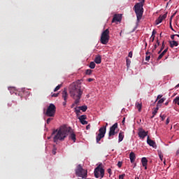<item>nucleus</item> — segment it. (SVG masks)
I'll use <instances>...</instances> for the list:
<instances>
[{"label": "nucleus", "mask_w": 179, "mask_h": 179, "mask_svg": "<svg viewBox=\"0 0 179 179\" xmlns=\"http://www.w3.org/2000/svg\"><path fill=\"white\" fill-rule=\"evenodd\" d=\"M72 132V128L67 127L66 125L61 126L59 129L54 130L52 135H56L53 138L55 143H57L58 141H64L65 138L68 136V134Z\"/></svg>", "instance_id": "f257e3e1"}, {"label": "nucleus", "mask_w": 179, "mask_h": 179, "mask_svg": "<svg viewBox=\"0 0 179 179\" xmlns=\"http://www.w3.org/2000/svg\"><path fill=\"white\" fill-rule=\"evenodd\" d=\"M69 90L71 97L75 100V104H79L80 99H82V94H83V91L80 89V86L73 83L70 85Z\"/></svg>", "instance_id": "f03ea898"}, {"label": "nucleus", "mask_w": 179, "mask_h": 179, "mask_svg": "<svg viewBox=\"0 0 179 179\" xmlns=\"http://www.w3.org/2000/svg\"><path fill=\"white\" fill-rule=\"evenodd\" d=\"M145 3V0H141V2L137 3L134 6V12L136 15L137 20L139 22L141 19H142V16H143V5Z\"/></svg>", "instance_id": "7ed1b4c3"}, {"label": "nucleus", "mask_w": 179, "mask_h": 179, "mask_svg": "<svg viewBox=\"0 0 179 179\" xmlns=\"http://www.w3.org/2000/svg\"><path fill=\"white\" fill-rule=\"evenodd\" d=\"M110 41V31L108 29H106L103 31L101 35L100 42L101 44L104 45L108 44V41Z\"/></svg>", "instance_id": "20e7f679"}, {"label": "nucleus", "mask_w": 179, "mask_h": 179, "mask_svg": "<svg viewBox=\"0 0 179 179\" xmlns=\"http://www.w3.org/2000/svg\"><path fill=\"white\" fill-rule=\"evenodd\" d=\"M76 175L77 177H80L81 178H87V170L83 169L82 165L79 164L77 166L76 169Z\"/></svg>", "instance_id": "39448f33"}, {"label": "nucleus", "mask_w": 179, "mask_h": 179, "mask_svg": "<svg viewBox=\"0 0 179 179\" xmlns=\"http://www.w3.org/2000/svg\"><path fill=\"white\" fill-rule=\"evenodd\" d=\"M57 111V107L53 103H50L48 107L45 115L47 117H55V113Z\"/></svg>", "instance_id": "423d86ee"}, {"label": "nucleus", "mask_w": 179, "mask_h": 179, "mask_svg": "<svg viewBox=\"0 0 179 179\" xmlns=\"http://www.w3.org/2000/svg\"><path fill=\"white\" fill-rule=\"evenodd\" d=\"M106 132H107L106 127H102L99 129V134L96 137V143H100V141L106 136Z\"/></svg>", "instance_id": "0eeeda50"}, {"label": "nucleus", "mask_w": 179, "mask_h": 179, "mask_svg": "<svg viewBox=\"0 0 179 179\" xmlns=\"http://www.w3.org/2000/svg\"><path fill=\"white\" fill-rule=\"evenodd\" d=\"M103 164H100L95 169H94V176L96 178H99L101 176V178H103L104 177V169L101 167ZM100 173V175L99 174Z\"/></svg>", "instance_id": "6e6552de"}, {"label": "nucleus", "mask_w": 179, "mask_h": 179, "mask_svg": "<svg viewBox=\"0 0 179 179\" xmlns=\"http://www.w3.org/2000/svg\"><path fill=\"white\" fill-rule=\"evenodd\" d=\"M118 128V123H115L112 127H110L109 133H108V139H111L114 135L117 134V131H115V129Z\"/></svg>", "instance_id": "1a4fd4ad"}, {"label": "nucleus", "mask_w": 179, "mask_h": 179, "mask_svg": "<svg viewBox=\"0 0 179 179\" xmlns=\"http://www.w3.org/2000/svg\"><path fill=\"white\" fill-rule=\"evenodd\" d=\"M148 134H149L148 131H145L143 129H139L138 135L141 139H145L148 136Z\"/></svg>", "instance_id": "9d476101"}, {"label": "nucleus", "mask_w": 179, "mask_h": 179, "mask_svg": "<svg viewBox=\"0 0 179 179\" xmlns=\"http://www.w3.org/2000/svg\"><path fill=\"white\" fill-rule=\"evenodd\" d=\"M147 143L149 145V146H152V148H154V149L157 148V145H156V142H155L153 140L150 139L149 136L147 138Z\"/></svg>", "instance_id": "9b49d317"}, {"label": "nucleus", "mask_w": 179, "mask_h": 179, "mask_svg": "<svg viewBox=\"0 0 179 179\" xmlns=\"http://www.w3.org/2000/svg\"><path fill=\"white\" fill-rule=\"evenodd\" d=\"M166 17H167V13H166L165 14H164L163 15H160L155 21L156 24H160V23H162V22H163V20H164V19H166Z\"/></svg>", "instance_id": "f8f14e48"}, {"label": "nucleus", "mask_w": 179, "mask_h": 179, "mask_svg": "<svg viewBox=\"0 0 179 179\" xmlns=\"http://www.w3.org/2000/svg\"><path fill=\"white\" fill-rule=\"evenodd\" d=\"M121 15L115 14L112 20V23H115V22H120L121 20Z\"/></svg>", "instance_id": "ddd939ff"}, {"label": "nucleus", "mask_w": 179, "mask_h": 179, "mask_svg": "<svg viewBox=\"0 0 179 179\" xmlns=\"http://www.w3.org/2000/svg\"><path fill=\"white\" fill-rule=\"evenodd\" d=\"M142 166L145 167V170H148V159L146 157H143L141 159Z\"/></svg>", "instance_id": "4468645a"}, {"label": "nucleus", "mask_w": 179, "mask_h": 179, "mask_svg": "<svg viewBox=\"0 0 179 179\" xmlns=\"http://www.w3.org/2000/svg\"><path fill=\"white\" fill-rule=\"evenodd\" d=\"M170 48H174V47H178V42L176 41H169Z\"/></svg>", "instance_id": "2eb2a0df"}, {"label": "nucleus", "mask_w": 179, "mask_h": 179, "mask_svg": "<svg viewBox=\"0 0 179 179\" xmlns=\"http://www.w3.org/2000/svg\"><path fill=\"white\" fill-rule=\"evenodd\" d=\"M62 94V99H64V101L68 100V92H66V88H64Z\"/></svg>", "instance_id": "dca6fc26"}, {"label": "nucleus", "mask_w": 179, "mask_h": 179, "mask_svg": "<svg viewBox=\"0 0 179 179\" xmlns=\"http://www.w3.org/2000/svg\"><path fill=\"white\" fill-rule=\"evenodd\" d=\"M129 159H130L131 163H134V162H135V159H136V157L135 153L134 152H130Z\"/></svg>", "instance_id": "f3484780"}, {"label": "nucleus", "mask_w": 179, "mask_h": 179, "mask_svg": "<svg viewBox=\"0 0 179 179\" xmlns=\"http://www.w3.org/2000/svg\"><path fill=\"white\" fill-rule=\"evenodd\" d=\"M95 64H101V56L98 55L94 59Z\"/></svg>", "instance_id": "a211bd4d"}, {"label": "nucleus", "mask_w": 179, "mask_h": 179, "mask_svg": "<svg viewBox=\"0 0 179 179\" xmlns=\"http://www.w3.org/2000/svg\"><path fill=\"white\" fill-rule=\"evenodd\" d=\"M69 138L71 139V141H73V142H76V134H75V133H71L69 136Z\"/></svg>", "instance_id": "6ab92c4d"}, {"label": "nucleus", "mask_w": 179, "mask_h": 179, "mask_svg": "<svg viewBox=\"0 0 179 179\" xmlns=\"http://www.w3.org/2000/svg\"><path fill=\"white\" fill-rule=\"evenodd\" d=\"M124 140V131H120L119 133V142H122Z\"/></svg>", "instance_id": "aec40b11"}, {"label": "nucleus", "mask_w": 179, "mask_h": 179, "mask_svg": "<svg viewBox=\"0 0 179 179\" xmlns=\"http://www.w3.org/2000/svg\"><path fill=\"white\" fill-rule=\"evenodd\" d=\"M136 107L138 108V111L141 112L142 110V103L136 102Z\"/></svg>", "instance_id": "412c9836"}, {"label": "nucleus", "mask_w": 179, "mask_h": 179, "mask_svg": "<svg viewBox=\"0 0 179 179\" xmlns=\"http://www.w3.org/2000/svg\"><path fill=\"white\" fill-rule=\"evenodd\" d=\"M79 108H80V110H81V111L85 113L87 110V106H79Z\"/></svg>", "instance_id": "4be33fe9"}, {"label": "nucleus", "mask_w": 179, "mask_h": 179, "mask_svg": "<svg viewBox=\"0 0 179 179\" xmlns=\"http://www.w3.org/2000/svg\"><path fill=\"white\" fill-rule=\"evenodd\" d=\"M89 67H90L91 69H94V68H96V63H94V62H91L90 63Z\"/></svg>", "instance_id": "5701e85b"}, {"label": "nucleus", "mask_w": 179, "mask_h": 179, "mask_svg": "<svg viewBox=\"0 0 179 179\" xmlns=\"http://www.w3.org/2000/svg\"><path fill=\"white\" fill-rule=\"evenodd\" d=\"M158 155L161 162H163V153L162 152V150H158Z\"/></svg>", "instance_id": "b1692460"}, {"label": "nucleus", "mask_w": 179, "mask_h": 179, "mask_svg": "<svg viewBox=\"0 0 179 179\" xmlns=\"http://www.w3.org/2000/svg\"><path fill=\"white\" fill-rule=\"evenodd\" d=\"M165 101L166 98H162L157 101V104H158L159 106H162V104H163V103H164Z\"/></svg>", "instance_id": "393cba45"}, {"label": "nucleus", "mask_w": 179, "mask_h": 179, "mask_svg": "<svg viewBox=\"0 0 179 179\" xmlns=\"http://www.w3.org/2000/svg\"><path fill=\"white\" fill-rule=\"evenodd\" d=\"M86 118H87V117L85 115H83L78 117V120L80 122V121H83V120H86Z\"/></svg>", "instance_id": "a878e982"}, {"label": "nucleus", "mask_w": 179, "mask_h": 179, "mask_svg": "<svg viewBox=\"0 0 179 179\" xmlns=\"http://www.w3.org/2000/svg\"><path fill=\"white\" fill-rule=\"evenodd\" d=\"M145 61H149L150 59V52H146Z\"/></svg>", "instance_id": "bb28decb"}, {"label": "nucleus", "mask_w": 179, "mask_h": 179, "mask_svg": "<svg viewBox=\"0 0 179 179\" xmlns=\"http://www.w3.org/2000/svg\"><path fill=\"white\" fill-rule=\"evenodd\" d=\"M173 103H175V104H178V106H179V96H176L174 99Z\"/></svg>", "instance_id": "cd10ccee"}, {"label": "nucleus", "mask_w": 179, "mask_h": 179, "mask_svg": "<svg viewBox=\"0 0 179 179\" xmlns=\"http://www.w3.org/2000/svg\"><path fill=\"white\" fill-rule=\"evenodd\" d=\"M61 87H62V84H60V85H57L55 88L54 92H58V90H59L61 89Z\"/></svg>", "instance_id": "c85d7f7f"}, {"label": "nucleus", "mask_w": 179, "mask_h": 179, "mask_svg": "<svg viewBox=\"0 0 179 179\" xmlns=\"http://www.w3.org/2000/svg\"><path fill=\"white\" fill-rule=\"evenodd\" d=\"M75 113L78 115V114L80 113V108H75Z\"/></svg>", "instance_id": "c756f323"}, {"label": "nucleus", "mask_w": 179, "mask_h": 179, "mask_svg": "<svg viewBox=\"0 0 179 179\" xmlns=\"http://www.w3.org/2000/svg\"><path fill=\"white\" fill-rule=\"evenodd\" d=\"M92 72H93V70H92V69H87L86 71H85V73L87 75H90L91 73H92Z\"/></svg>", "instance_id": "7c9ffc66"}, {"label": "nucleus", "mask_w": 179, "mask_h": 179, "mask_svg": "<svg viewBox=\"0 0 179 179\" xmlns=\"http://www.w3.org/2000/svg\"><path fill=\"white\" fill-rule=\"evenodd\" d=\"M126 62H127V68H129V66L131 65V60L129 59H127Z\"/></svg>", "instance_id": "2f4dec72"}, {"label": "nucleus", "mask_w": 179, "mask_h": 179, "mask_svg": "<svg viewBox=\"0 0 179 179\" xmlns=\"http://www.w3.org/2000/svg\"><path fill=\"white\" fill-rule=\"evenodd\" d=\"M52 153V155H57V148L55 147V145L53 146V150Z\"/></svg>", "instance_id": "473e14b6"}, {"label": "nucleus", "mask_w": 179, "mask_h": 179, "mask_svg": "<svg viewBox=\"0 0 179 179\" xmlns=\"http://www.w3.org/2000/svg\"><path fill=\"white\" fill-rule=\"evenodd\" d=\"M163 57H164V55L162 54V53H161V54L159 55L158 58H157V61H160V59H162V58H163Z\"/></svg>", "instance_id": "72a5a7b5"}, {"label": "nucleus", "mask_w": 179, "mask_h": 179, "mask_svg": "<svg viewBox=\"0 0 179 179\" xmlns=\"http://www.w3.org/2000/svg\"><path fill=\"white\" fill-rule=\"evenodd\" d=\"M83 125H87V121L86 120H81L80 121Z\"/></svg>", "instance_id": "f704fd0d"}, {"label": "nucleus", "mask_w": 179, "mask_h": 179, "mask_svg": "<svg viewBox=\"0 0 179 179\" xmlns=\"http://www.w3.org/2000/svg\"><path fill=\"white\" fill-rule=\"evenodd\" d=\"M51 121H52V117H49L47 119L46 123L50 124V122H51Z\"/></svg>", "instance_id": "c9c22d12"}, {"label": "nucleus", "mask_w": 179, "mask_h": 179, "mask_svg": "<svg viewBox=\"0 0 179 179\" xmlns=\"http://www.w3.org/2000/svg\"><path fill=\"white\" fill-rule=\"evenodd\" d=\"M160 107H162V105H159L157 103V107L155 108V111H159V108H160Z\"/></svg>", "instance_id": "e433bc0d"}, {"label": "nucleus", "mask_w": 179, "mask_h": 179, "mask_svg": "<svg viewBox=\"0 0 179 179\" xmlns=\"http://www.w3.org/2000/svg\"><path fill=\"white\" fill-rule=\"evenodd\" d=\"M162 97H163V95H162V94L158 95L157 97L156 101H157V100L162 99Z\"/></svg>", "instance_id": "4c0bfd02"}, {"label": "nucleus", "mask_w": 179, "mask_h": 179, "mask_svg": "<svg viewBox=\"0 0 179 179\" xmlns=\"http://www.w3.org/2000/svg\"><path fill=\"white\" fill-rule=\"evenodd\" d=\"M160 117L162 119V121H164V120H166V115H160Z\"/></svg>", "instance_id": "58836bf2"}, {"label": "nucleus", "mask_w": 179, "mask_h": 179, "mask_svg": "<svg viewBox=\"0 0 179 179\" xmlns=\"http://www.w3.org/2000/svg\"><path fill=\"white\" fill-rule=\"evenodd\" d=\"M107 171H108V173L109 174V177H111V174H112L111 169H108Z\"/></svg>", "instance_id": "ea45409f"}, {"label": "nucleus", "mask_w": 179, "mask_h": 179, "mask_svg": "<svg viewBox=\"0 0 179 179\" xmlns=\"http://www.w3.org/2000/svg\"><path fill=\"white\" fill-rule=\"evenodd\" d=\"M117 166H118L119 168H121V167L122 166V162H118V163H117Z\"/></svg>", "instance_id": "a19ab883"}, {"label": "nucleus", "mask_w": 179, "mask_h": 179, "mask_svg": "<svg viewBox=\"0 0 179 179\" xmlns=\"http://www.w3.org/2000/svg\"><path fill=\"white\" fill-rule=\"evenodd\" d=\"M167 51H169V48H166L162 52V54H163L164 55H166V52H167Z\"/></svg>", "instance_id": "79ce46f5"}, {"label": "nucleus", "mask_w": 179, "mask_h": 179, "mask_svg": "<svg viewBox=\"0 0 179 179\" xmlns=\"http://www.w3.org/2000/svg\"><path fill=\"white\" fill-rule=\"evenodd\" d=\"M124 177H125V174H122L119 176L120 179H124Z\"/></svg>", "instance_id": "37998d69"}, {"label": "nucleus", "mask_w": 179, "mask_h": 179, "mask_svg": "<svg viewBox=\"0 0 179 179\" xmlns=\"http://www.w3.org/2000/svg\"><path fill=\"white\" fill-rule=\"evenodd\" d=\"M161 51H163L164 50V42L162 43V45L161 47Z\"/></svg>", "instance_id": "c03bdc74"}, {"label": "nucleus", "mask_w": 179, "mask_h": 179, "mask_svg": "<svg viewBox=\"0 0 179 179\" xmlns=\"http://www.w3.org/2000/svg\"><path fill=\"white\" fill-rule=\"evenodd\" d=\"M59 94V93L53 94H52V97H58Z\"/></svg>", "instance_id": "a18cd8bd"}, {"label": "nucleus", "mask_w": 179, "mask_h": 179, "mask_svg": "<svg viewBox=\"0 0 179 179\" xmlns=\"http://www.w3.org/2000/svg\"><path fill=\"white\" fill-rule=\"evenodd\" d=\"M169 124H170V119L168 117V118L166 119V125H169Z\"/></svg>", "instance_id": "49530a36"}, {"label": "nucleus", "mask_w": 179, "mask_h": 179, "mask_svg": "<svg viewBox=\"0 0 179 179\" xmlns=\"http://www.w3.org/2000/svg\"><path fill=\"white\" fill-rule=\"evenodd\" d=\"M170 29H171V30H172L173 31H176V30H174V28H173V26L171 25V22H170Z\"/></svg>", "instance_id": "de8ad7c7"}, {"label": "nucleus", "mask_w": 179, "mask_h": 179, "mask_svg": "<svg viewBox=\"0 0 179 179\" xmlns=\"http://www.w3.org/2000/svg\"><path fill=\"white\" fill-rule=\"evenodd\" d=\"M128 57H129V58H132V52H129Z\"/></svg>", "instance_id": "09e8293b"}, {"label": "nucleus", "mask_w": 179, "mask_h": 179, "mask_svg": "<svg viewBox=\"0 0 179 179\" xmlns=\"http://www.w3.org/2000/svg\"><path fill=\"white\" fill-rule=\"evenodd\" d=\"M157 114V110H154L153 112H152V115H156Z\"/></svg>", "instance_id": "8fccbe9b"}, {"label": "nucleus", "mask_w": 179, "mask_h": 179, "mask_svg": "<svg viewBox=\"0 0 179 179\" xmlns=\"http://www.w3.org/2000/svg\"><path fill=\"white\" fill-rule=\"evenodd\" d=\"M94 79L93 78H88L87 82H93Z\"/></svg>", "instance_id": "3c124183"}, {"label": "nucleus", "mask_w": 179, "mask_h": 179, "mask_svg": "<svg viewBox=\"0 0 179 179\" xmlns=\"http://www.w3.org/2000/svg\"><path fill=\"white\" fill-rule=\"evenodd\" d=\"M174 37H176V34L171 35V40H174Z\"/></svg>", "instance_id": "603ef678"}, {"label": "nucleus", "mask_w": 179, "mask_h": 179, "mask_svg": "<svg viewBox=\"0 0 179 179\" xmlns=\"http://www.w3.org/2000/svg\"><path fill=\"white\" fill-rule=\"evenodd\" d=\"M76 104H78V103H75V102L71 105V108H73L74 106H76Z\"/></svg>", "instance_id": "864d4df0"}, {"label": "nucleus", "mask_w": 179, "mask_h": 179, "mask_svg": "<svg viewBox=\"0 0 179 179\" xmlns=\"http://www.w3.org/2000/svg\"><path fill=\"white\" fill-rule=\"evenodd\" d=\"M86 129H90V124H88V125L86 127Z\"/></svg>", "instance_id": "5fc2aeb1"}, {"label": "nucleus", "mask_w": 179, "mask_h": 179, "mask_svg": "<svg viewBox=\"0 0 179 179\" xmlns=\"http://www.w3.org/2000/svg\"><path fill=\"white\" fill-rule=\"evenodd\" d=\"M151 37H152V41H155V35H152Z\"/></svg>", "instance_id": "6e6d98bb"}, {"label": "nucleus", "mask_w": 179, "mask_h": 179, "mask_svg": "<svg viewBox=\"0 0 179 179\" xmlns=\"http://www.w3.org/2000/svg\"><path fill=\"white\" fill-rule=\"evenodd\" d=\"M151 37H152V41H155V35H152Z\"/></svg>", "instance_id": "4d7b16f0"}, {"label": "nucleus", "mask_w": 179, "mask_h": 179, "mask_svg": "<svg viewBox=\"0 0 179 179\" xmlns=\"http://www.w3.org/2000/svg\"><path fill=\"white\" fill-rule=\"evenodd\" d=\"M155 34H156V31L153 30L152 36H155Z\"/></svg>", "instance_id": "13d9d810"}, {"label": "nucleus", "mask_w": 179, "mask_h": 179, "mask_svg": "<svg viewBox=\"0 0 179 179\" xmlns=\"http://www.w3.org/2000/svg\"><path fill=\"white\" fill-rule=\"evenodd\" d=\"M173 17H174V15H173L170 18V22H171V20H173Z\"/></svg>", "instance_id": "bf43d9fd"}, {"label": "nucleus", "mask_w": 179, "mask_h": 179, "mask_svg": "<svg viewBox=\"0 0 179 179\" xmlns=\"http://www.w3.org/2000/svg\"><path fill=\"white\" fill-rule=\"evenodd\" d=\"M63 106H66V100L63 102Z\"/></svg>", "instance_id": "052dcab7"}, {"label": "nucleus", "mask_w": 179, "mask_h": 179, "mask_svg": "<svg viewBox=\"0 0 179 179\" xmlns=\"http://www.w3.org/2000/svg\"><path fill=\"white\" fill-rule=\"evenodd\" d=\"M108 125V123H106V126H103V127H106V130L107 131V127Z\"/></svg>", "instance_id": "680f3d73"}, {"label": "nucleus", "mask_w": 179, "mask_h": 179, "mask_svg": "<svg viewBox=\"0 0 179 179\" xmlns=\"http://www.w3.org/2000/svg\"><path fill=\"white\" fill-rule=\"evenodd\" d=\"M157 45H160V42L159 41V40L157 41Z\"/></svg>", "instance_id": "e2e57ef3"}, {"label": "nucleus", "mask_w": 179, "mask_h": 179, "mask_svg": "<svg viewBox=\"0 0 179 179\" xmlns=\"http://www.w3.org/2000/svg\"><path fill=\"white\" fill-rule=\"evenodd\" d=\"M122 124H124V122H125V117L123 118V120H122Z\"/></svg>", "instance_id": "0e129e2a"}, {"label": "nucleus", "mask_w": 179, "mask_h": 179, "mask_svg": "<svg viewBox=\"0 0 179 179\" xmlns=\"http://www.w3.org/2000/svg\"><path fill=\"white\" fill-rule=\"evenodd\" d=\"M154 48L156 50V48H157V45H155Z\"/></svg>", "instance_id": "69168bd1"}, {"label": "nucleus", "mask_w": 179, "mask_h": 179, "mask_svg": "<svg viewBox=\"0 0 179 179\" xmlns=\"http://www.w3.org/2000/svg\"><path fill=\"white\" fill-rule=\"evenodd\" d=\"M165 106H169V101L165 103Z\"/></svg>", "instance_id": "338daca9"}, {"label": "nucleus", "mask_w": 179, "mask_h": 179, "mask_svg": "<svg viewBox=\"0 0 179 179\" xmlns=\"http://www.w3.org/2000/svg\"><path fill=\"white\" fill-rule=\"evenodd\" d=\"M163 50L160 49V50L158 52V54H160Z\"/></svg>", "instance_id": "774afa93"}]
</instances>
